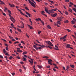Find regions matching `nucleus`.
Segmentation results:
<instances>
[{"label": "nucleus", "mask_w": 76, "mask_h": 76, "mask_svg": "<svg viewBox=\"0 0 76 76\" xmlns=\"http://www.w3.org/2000/svg\"><path fill=\"white\" fill-rule=\"evenodd\" d=\"M42 14L43 15H44V16H45V15L44 13H45V12L44 11H42Z\"/></svg>", "instance_id": "18"}, {"label": "nucleus", "mask_w": 76, "mask_h": 76, "mask_svg": "<svg viewBox=\"0 0 76 76\" xmlns=\"http://www.w3.org/2000/svg\"><path fill=\"white\" fill-rule=\"evenodd\" d=\"M48 48H49L50 49H52V48L51 47L48 46Z\"/></svg>", "instance_id": "60"}, {"label": "nucleus", "mask_w": 76, "mask_h": 76, "mask_svg": "<svg viewBox=\"0 0 76 76\" xmlns=\"http://www.w3.org/2000/svg\"><path fill=\"white\" fill-rule=\"evenodd\" d=\"M60 21H59L58 20L57 22V24H58V25H61V23H60Z\"/></svg>", "instance_id": "12"}, {"label": "nucleus", "mask_w": 76, "mask_h": 76, "mask_svg": "<svg viewBox=\"0 0 76 76\" xmlns=\"http://www.w3.org/2000/svg\"><path fill=\"white\" fill-rule=\"evenodd\" d=\"M3 51L4 53H6V49H3Z\"/></svg>", "instance_id": "28"}, {"label": "nucleus", "mask_w": 76, "mask_h": 76, "mask_svg": "<svg viewBox=\"0 0 76 76\" xmlns=\"http://www.w3.org/2000/svg\"><path fill=\"white\" fill-rule=\"evenodd\" d=\"M70 66L72 67V68H74V67H75V66L74 65H70Z\"/></svg>", "instance_id": "35"}, {"label": "nucleus", "mask_w": 76, "mask_h": 76, "mask_svg": "<svg viewBox=\"0 0 76 76\" xmlns=\"http://www.w3.org/2000/svg\"><path fill=\"white\" fill-rule=\"evenodd\" d=\"M25 12H26V15H28L29 14L28 12L26 11Z\"/></svg>", "instance_id": "61"}, {"label": "nucleus", "mask_w": 76, "mask_h": 76, "mask_svg": "<svg viewBox=\"0 0 76 76\" xmlns=\"http://www.w3.org/2000/svg\"><path fill=\"white\" fill-rule=\"evenodd\" d=\"M27 54V52L25 51L22 54L23 55H24V54Z\"/></svg>", "instance_id": "26"}, {"label": "nucleus", "mask_w": 76, "mask_h": 76, "mask_svg": "<svg viewBox=\"0 0 76 76\" xmlns=\"http://www.w3.org/2000/svg\"><path fill=\"white\" fill-rule=\"evenodd\" d=\"M8 13H10V14H11L12 13L11 12V11H10V10H8Z\"/></svg>", "instance_id": "32"}, {"label": "nucleus", "mask_w": 76, "mask_h": 76, "mask_svg": "<svg viewBox=\"0 0 76 76\" xmlns=\"http://www.w3.org/2000/svg\"><path fill=\"white\" fill-rule=\"evenodd\" d=\"M45 42L48 44L49 45H51V46H53V45H52V43L50 41H45Z\"/></svg>", "instance_id": "2"}, {"label": "nucleus", "mask_w": 76, "mask_h": 76, "mask_svg": "<svg viewBox=\"0 0 76 76\" xmlns=\"http://www.w3.org/2000/svg\"><path fill=\"white\" fill-rule=\"evenodd\" d=\"M33 47L34 48H36L37 47V46H36L35 45H34V46H33Z\"/></svg>", "instance_id": "56"}, {"label": "nucleus", "mask_w": 76, "mask_h": 76, "mask_svg": "<svg viewBox=\"0 0 76 76\" xmlns=\"http://www.w3.org/2000/svg\"><path fill=\"white\" fill-rule=\"evenodd\" d=\"M12 76H14L15 75V72H13L12 73Z\"/></svg>", "instance_id": "52"}, {"label": "nucleus", "mask_w": 76, "mask_h": 76, "mask_svg": "<svg viewBox=\"0 0 76 76\" xmlns=\"http://www.w3.org/2000/svg\"><path fill=\"white\" fill-rule=\"evenodd\" d=\"M17 10H19V12H20V13H21L22 15H24V16H25L26 17H27V18H29V17L28 16L25 15V14H23V12H22V11H21V10H19V9H18Z\"/></svg>", "instance_id": "3"}, {"label": "nucleus", "mask_w": 76, "mask_h": 76, "mask_svg": "<svg viewBox=\"0 0 76 76\" xmlns=\"http://www.w3.org/2000/svg\"><path fill=\"white\" fill-rule=\"evenodd\" d=\"M29 61L31 63V65H32V64L34 63V62L33 61H31L30 60H29Z\"/></svg>", "instance_id": "13"}, {"label": "nucleus", "mask_w": 76, "mask_h": 76, "mask_svg": "<svg viewBox=\"0 0 76 76\" xmlns=\"http://www.w3.org/2000/svg\"><path fill=\"white\" fill-rule=\"evenodd\" d=\"M66 30L67 31L69 32H71V30H70L69 29H66Z\"/></svg>", "instance_id": "36"}, {"label": "nucleus", "mask_w": 76, "mask_h": 76, "mask_svg": "<svg viewBox=\"0 0 76 76\" xmlns=\"http://www.w3.org/2000/svg\"><path fill=\"white\" fill-rule=\"evenodd\" d=\"M67 35H66L64 36V39H65L66 38V37H67Z\"/></svg>", "instance_id": "38"}, {"label": "nucleus", "mask_w": 76, "mask_h": 76, "mask_svg": "<svg viewBox=\"0 0 76 76\" xmlns=\"http://www.w3.org/2000/svg\"><path fill=\"white\" fill-rule=\"evenodd\" d=\"M69 10H68V11H69V12H70L71 13H72V12H73V11L72 10V9L69 8Z\"/></svg>", "instance_id": "8"}, {"label": "nucleus", "mask_w": 76, "mask_h": 76, "mask_svg": "<svg viewBox=\"0 0 76 76\" xmlns=\"http://www.w3.org/2000/svg\"><path fill=\"white\" fill-rule=\"evenodd\" d=\"M0 2H1V3H0V4H4V3L2 2V1H1V0H0Z\"/></svg>", "instance_id": "15"}, {"label": "nucleus", "mask_w": 76, "mask_h": 76, "mask_svg": "<svg viewBox=\"0 0 76 76\" xmlns=\"http://www.w3.org/2000/svg\"><path fill=\"white\" fill-rule=\"evenodd\" d=\"M45 12H46V13H48L49 15H50V13L48 11V10H47L46 8H45Z\"/></svg>", "instance_id": "6"}, {"label": "nucleus", "mask_w": 76, "mask_h": 76, "mask_svg": "<svg viewBox=\"0 0 76 76\" xmlns=\"http://www.w3.org/2000/svg\"><path fill=\"white\" fill-rule=\"evenodd\" d=\"M72 36L73 37V38H76V37L74 36V35H72Z\"/></svg>", "instance_id": "49"}, {"label": "nucleus", "mask_w": 76, "mask_h": 76, "mask_svg": "<svg viewBox=\"0 0 76 76\" xmlns=\"http://www.w3.org/2000/svg\"><path fill=\"white\" fill-rule=\"evenodd\" d=\"M23 61H26V58H25V57H23Z\"/></svg>", "instance_id": "10"}, {"label": "nucleus", "mask_w": 76, "mask_h": 76, "mask_svg": "<svg viewBox=\"0 0 76 76\" xmlns=\"http://www.w3.org/2000/svg\"><path fill=\"white\" fill-rule=\"evenodd\" d=\"M12 58H13V57L10 56V57L9 58V59L10 60H12Z\"/></svg>", "instance_id": "44"}, {"label": "nucleus", "mask_w": 76, "mask_h": 76, "mask_svg": "<svg viewBox=\"0 0 76 76\" xmlns=\"http://www.w3.org/2000/svg\"><path fill=\"white\" fill-rule=\"evenodd\" d=\"M19 43V42H14V44H18V43Z\"/></svg>", "instance_id": "54"}, {"label": "nucleus", "mask_w": 76, "mask_h": 76, "mask_svg": "<svg viewBox=\"0 0 76 76\" xmlns=\"http://www.w3.org/2000/svg\"><path fill=\"white\" fill-rule=\"evenodd\" d=\"M56 16H57V13H56L52 15V17H56Z\"/></svg>", "instance_id": "11"}, {"label": "nucleus", "mask_w": 76, "mask_h": 76, "mask_svg": "<svg viewBox=\"0 0 76 76\" xmlns=\"http://www.w3.org/2000/svg\"><path fill=\"white\" fill-rule=\"evenodd\" d=\"M64 23H68V22H69V21L67 20H66L64 21Z\"/></svg>", "instance_id": "31"}, {"label": "nucleus", "mask_w": 76, "mask_h": 76, "mask_svg": "<svg viewBox=\"0 0 76 76\" xmlns=\"http://www.w3.org/2000/svg\"><path fill=\"white\" fill-rule=\"evenodd\" d=\"M21 42L22 43V44H25V43H24V41H21Z\"/></svg>", "instance_id": "43"}, {"label": "nucleus", "mask_w": 76, "mask_h": 76, "mask_svg": "<svg viewBox=\"0 0 76 76\" xmlns=\"http://www.w3.org/2000/svg\"><path fill=\"white\" fill-rule=\"evenodd\" d=\"M2 14L4 15V16H6V14L4 12H2Z\"/></svg>", "instance_id": "59"}, {"label": "nucleus", "mask_w": 76, "mask_h": 76, "mask_svg": "<svg viewBox=\"0 0 76 76\" xmlns=\"http://www.w3.org/2000/svg\"><path fill=\"white\" fill-rule=\"evenodd\" d=\"M37 66L39 69H42V66L40 65H38Z\"/></svg>", "instance_id": "20"}, {"label": "nucleus", "mask_w": 76, "mask_h": 76, "mask_svg": "<svg viewBox=\"0 0 76 76\" xmlns=\"http://www.w3.org/2000/svg\"><path fill=\"white\" fill-rule=\"evenodd\" d=\"M48 62H51V61H53L51 59H48Z\"/></svg>", "instance_id": "25"}, {"label": "nucleus", "mask_w": 76, "mask_h": 76, "mask_svg": "<svg viewBox=\"0 0 76 76\" xmlns=\"http://www.w3.org/2000/svg\"><path fill=\"white\" fill-rule=\"evenodd\" d=\"M48 1L50 2V3H52V4H54V2H53V1H52L49 0Z\"/></svg>", "instance_id": "27"}, {"label": "nucleus", "mask_w": 76, "mask_h": 76, "mask_svg": "<svg viewBox=\"0 0 76 76\" xmlns=\"http://www.w3.org/2000/svg\"><path fill=\"white\" fill-rule=\"evenodd\" d=\"M39 50H42V48H41V47H39Z\"/></svg>", "instance_id": "58"}, {"label": "nucleus", "mask_w": 76, "mask_h": 76, "mask_svg": "<svg viewBox=\"0 0 76 76\" xmlns=\"http://www.w3.org/2000/svg\"><path fill=\"white\" fill-rule=\"evenodd\" d=\"M53 71H54V72H56V69H55V68H53Z\"/></svg>", "instance_id": "55"}, {"label": "nucleus", "mask_w": 76, "mask_h": 76, "mask_svg": "<svg viewBox=\"0 0 76 76\" xmlns=\"http://www.w3.org/2000/svg\"><path fill=\"white\" fill-rule=\"evenodd\" d=\"M40 20L41 23H42V24H43V25H44V21H42V20H41V19H40Z\"/></svg>", "instance_id": "21"}, {"label": "nucleus", "mask_w": 76, "mask_h": 76, "mask_svg": "<svg viewBox=\"0 0 76 76\" xmlns=\"http://www.w3.org/2000/svg\"><path fill=\"white\" fill-rule=\"evenodd\" d=\"M0 57L1 58H3V56L0 55Z\"/></svg>", "instance_id": "62"}, {"label": "nucleus", "mask_w": 76, "mask_h": 76, "mask_svg": "<svg viewBox=\"0 0 76 76\" xmlns=\"http://www.w3.org/2000/svg\"><path fill=\"white\" fill-rule=\"evenodd\" d=\"M72 22L73 23H75V21H74L73 20H72Z\"/></svg>", "instance_id": "64"}, {"label": "nucleus", "mask_w": 76, "mask_h": 76, "mask_svg": "<svg viewBox=\"0 0 76 76\" xmlns=\"http://www.w3.org/2000/svg\"><path fill=\"white\" fill-rule=\"evenodd\" d=\"M11 26H12V27H14V25H13V23H12L11 24Z\"/></svg>", "instance_id": "47"}, {"label": "nucleus", "mask_w": 76, "mask_h": 76, "mask_svg": "<svg viewBox=\"0 0 76 76\" xmlns=\"http://www.w3.org/2000/svg\"><path fill=\"white\" fill-rule=\"evenodd\" d=\"M6 10H7V8L6 7H5V9H4V12H6Z\"/></svg>", "instance_id": "34"}, {"label": "nucleus", "mask_w": 76, "mask_h": 76, "mask_svg": "<svg viewBox=\"0 0 76 76\" xmlns=\"http://www.w3.org/2000/svg\"><path fill=\"white\" fill-rule=\"evenodd\" d=\"M69 4H71V5H73V3H72V2H70Z\"/></svg>", "instance_id": "39"}, {"label": "nucleus", "mask_w": 76, "mask_h": 76, "mask_svg": "<svg viewBox=\"0 0 76 76\" xmlns=\"http://www.w3.org/2000/svg\"><path fill=\"white\" fill-rule=\"evenodd\" d=\"M28 1L29 2V3L31 4V5L32 6H33V7H35V4L34 3L32 2L31 1V0H28Z\"/></svg>", "instance_id": "1"}, {"label": "nucleus", "mask_w": 76, "mask_h": 76, "mask_svg": "<svg viewBox=\"0 0 76 76\" xmlns=\"http://www.w3.org/2000/svg\"><path fill=\"white\" fill-rule=\"evenodd\" d=\"M31 1H32V2H34V3H36V2H35V1H34V0H31Z\"/></svg>", "instance_id": "53"}, {"label": "nucleus", "mask_w": 76, "mask_h": 76, "mask_svg": "<svg viewBox=\"0 0 76 76\" xmlns=\"http://www.w3.org/2000/svg\"><path fill=\"white\" fill-rule=\"evenodd\" d=\"M17 30L18 31H19V32H22V31L20 29H19L18 28H17Z\"/></svg>", "instance_id": "22"}, {"label": "nucleus", "mask_w": 76, "mask_h": 76, "mask_svg": "<svg viewBox=\"0 0 76 76\" xmlns=\"http://www.w3.org/2000/svg\"><path fill=\"white\" fill-rule=\"evenodd\" d=\"M28 26H29V28L30 29H33V28L32 27V26H31L29 25H28Z\"/></svg>", "instance_id": "7"}, {"label": "nucleus", "mask_w": 76, "mask_h": 76, "mask_svg": "<svg viewBox=\"0 0 76 76\" xmlns=\"http://www.w3.org/2000/svg\"><path fill=\"white\" fill-rule=\"evenodd\" d=\"M47 27L48 28V29H51V27L49 25H48L47 26Z\"/></svg>", "instance_id": "23"}, {"label": "nucleus", "mask_w": 76, "mask_h": 76, "mask_svg": "<svg viewBox=\"0 0 76 76\" xmlns=\"http://www.w3.org/2000/svg\"><path fill=\"white\" fill-rule=\"evenodd\" d=\"M25 9H26V10H29L28 9V7H25Z\"/></svg>", "instance_id": "37"}, {"label": "nucleus", "mask_w": 76, "mask_h": 76, "mask_svg": "<svg viewBox=\"0 0 76 76\" xmlns=\"http://www.w3.org/2000/svg\"><path fill=\"white\" fill-rule=\"evenodd\" d=\"M22 25L21 26V28H24V24H23V22H22Z\"/></svg>", "instance_id": "14"}, {"label": "nucleus", "mask_w": 76, "mask_h": 76, "mask_svg": "<svg viewBox=\"0 0 76 76\" xmlns=\"http://www.w3.org/2000/svg\"><path fill=\"white\" fill-rule=\"evenodd\" d=\"M10 19L11 20V21H12V22H13V23H15V21H13V20H12V18H10Z\"/></svg>", "instance_id": "29"}, {"label": "nucleus", "mask_w": 76, "mask_h": 76, "mask_svg": "<svg viewBox=\"0 0 76 76\" xmlns=\"http://www.w3.org/2000/svg\"><path fill=\"white\" fill-rule=\"evenodd\" d=\"M65 14L67 15L69 14V13H68V12L67 11H65Z\"/></svg>", "instance_id": "42"}, {"label": "nucleus", "mask_w": 76, "mask_h": 76, "mask_svg": "<svg viewBox=\"0 0 76 76\" xmlns=\"http://www.w3.org/2000/svg\"><path fill=\"white\" fill-rule=\"evenodd\" d=\"M6 50H7V51H8V47H6Z\"/></svg>", "instance_id": "50"}, {"label": "nucleus", "mask_w": 76, "mask_h": 76, "mask_svg": "<svg viewBox=\"0 0 76 76\" xmlns=\"http://www.w3.org/2000/svg\"><path fill=\"white\" fill-rule=\"evenodd\" d=\"M41 31H39V32H38V34H39H39H40V33H41Z\"/></svg>", "instance_id": "45"}, {"label": "nucleus", "mask_w": 76, "mask_h": 76, "mask_svg": "<svg viewBox=\"0 0 76 76\" xmlns=\"http://www.w3.org/2000/svg\"><path fill=\"white\" fill-rule=\"evenodd\" d=\"M43 58H49V57L48 56H43Z\"/></svg>", "instance_id": "30"}, {"label": "nucleus", "mask_w": 76, "mask_h": 76, "mask_svg": "<svg viewBox=\"0 0 76 76\" xmlns=\"http://www.w3.org/2000/svg\"><path fill=\"white\" fill-rule=\"evenodd\" d=\"M63 19V17H58L57 18V19L59 20V21H61V19Z\"/></svg>", "instance_id": "4"}, {"label": "nucleus", "mask_w": 76, "mask_h": 76, "mask_svg": "<svg viewBox=\"0 0 76 76\" xmlns=\"http://www.w3.org/2000/svg\"><path fill=\"white\" fill-rule=\"evenodd\" d=\"M36 41L37 42H38V43H39V44H41V43H40V42H39V41H38V40H36Z\"/></svg>", "instance_id": "51"}, {"label": "nucleus", "mask_w": 76, "mask_h": 76, "mask_svg": "<svg viewBox=\"0 0 76 76\" xmlns=\"http://www.w3.org/2000/svg\"><path fill=\"white\" fill-rule=\"evenodd\" d=\"M17 52H18V53H21V52H22V50H17Z\"/></svg>", "instance_id": "17"}, {"label": "nucleus", "mask_w": 76, "mask_h": 76, "mask_svg": "<svg viewBox=\"0 0 76 76\" xmlns=\"http://www.w3.org/2000/svg\"><path fill=\"white\" fill-rule=\"evenodd\" d=\"M72 10H74V11H75V12L76 11V9L75 8H73Z\"/></svg>", "instance_id": "33"}, {"label": "nucleus", "mask_w": 76, "mask_h": 76, "mask_svg": "<svg viewBox=\"0 0 76 76\" xmlns=\"http://www.w3.org/2000/svg\"><path fill=\"white\" fill-rule=\"evenodd\" d=\"M9 5L11 7H15V5L14 4H9Z\"/></svg>", "instance_id": "5"}, {"label": "nucleus", "mask_w": 76, "mask_h": 76, "mask_svg": "<svg viewBox=\"0 0 76 76\" xmlns=\"http://www.w3.org/2000/svg\"><path fill=\"white\" fill-rule=\"evenodd\" d=\"M66 48H70V45L69 44H66Z\"/></svg>", "instance_id": "9"}, {"label": "nucleus", "mask_w": 76, "mask_h": 76, "mask_svg": "<svg viewBox=\"0 0 76 76\" xmlns=\"http://www.w3.org/2000/svg\"><path fill=\"white\" fill-rule=\"evenodd\" d=\"M45 47V45H42V46H41V47H42V48H44V47Z\"/></svg>", "instance_id": "40"}, {"label": "nucleus", "mask_w": 76, "mask_h": 76, "mask_svg": "<svg viewBox=\"0 0 76 76\" xmlns=\"http://www.w3.org/2000/svg\"><path fill=\"white\" fill-rule=\"evenodd\" d=\"M47 68H50V66L48 65L47 66Z\"/></svg>", "instance_id": "63"}, {"label": "nucleus", "mask_w": 76, "mask_h": 76, "mask_svg": "<svg viewBox=\"0 0 76 76\" xmlns=\"http://www.w3.org/2000/svg\"><path fill=\"white\" fill-rule=\"evenodd\" d=\"M63 69L64 70H65V71H66V69H65V67H64V66H63Z\"/></svg>", "instance_id": "57"}, {"label": "nucleus", "mask_w": 76, "mask_h": 76, "mask_svg": "<svg viewBox=\"0 0 76 76\" xmlns=\"http://www.w3.org/2000/svg\"><path fill=\"white\" fill-rule=\"evenodd\" d=\"M8 37H9L11 39H13V37H10V36L8 35Z\"/></svg>", "instance_id": "24"}, {"label": "nucleus", "mask_w": 76, "mask_h": 76, "mask_svg": "<svg viewBox=\"0 0 76 76\" xmlns=\"http://www.w3.org/2000/svg\"><path fill=\"white\" fill-rule=\"evenodd\" d=\"M4 45H5V46H7V47H8V45H7V44L5 43Z\"/></svg>", "instance_id": "46"}, {"label": "nucleus", "mask_w": 76, "mask_h": 76, "mask_svg": "<svg viewBox=\"0 0 76 76\" xmlns=\"http://www.w3.org/2000/svg\"><path fill=\"white\" fill-rule=\"evenodd\" d=\"M40 19H41V18H39L38 19H36V20L38 22H39V20H40Z\"/></svg>", "instance_id": "19"}, {"label": "nucleus", "mask_w": 76, "mask_h": 76, "mask_svg": "<svg viewBox=\"0 0 76 76\" xmlns=\"http://www.w3.org/2000/svg\"><path fill=\"white\" fill-rule=\"evenodd\" d=\"M49 12L50 13H54V12L53 11V10H49Z\"/></svg>", "instance_id": "16"}, {"label": "nucleus", "mask_w": 76, "mask_h": 76, "mask_svg": "<svg viewBox=\"0 0 76 76\" xmlns=\"http://www.w3.org/2000/svg\"><path fill=\"white\" fill-rule=\"evenodd\" d=\"M17 58H18V59H20V58L19 56H17Z\"/></svg>", "instance_id": "48"}, {"label": "nucleus", "mask_w": 76, "mask_h": 76, "mask_svg": "<svg viewBox=\"0 0 76 76\" xmlns=\"http://www.w3.org/2000/svg\"><path fill=\"white\" fill-rule=\"evenodd\" d=\"M65 1L66 2V3H68V2H69V1H70L69 0H65Z\"/></svg>", "instance_id": "41"}]
</instances>
